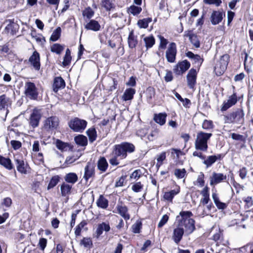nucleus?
Returning <instances> with one entry per match:
<instances>
[{
    "label": "nucleus",
    "mask_w": 253,
    "mask_h": 253,
    "mask_svg": "<svg viewBox=\"0 0 253 253\" xmlns=\"http://www.w3.org/2000/svg\"><path fill=\"white\" fill-rule=\"evenodd\" d=\"M222 158L221 154H217L216 155L209 156L204 160L203 164L206 166L207 168L211 167L217 160H221Z\"/></svg>",
    "instance_id": "6ab92c4d"
},
{
    "label": "nucleus",
    "mask_w": 253,
    "mask_h": 253,
    "mask_svg": "<svg viewBox=\"0 0 253 253\" xmlns=\"http://www.w3.org/2000/svg\"><path fill=\"white\" fill-rule=\"evenodd\" d=\"M127 42L130 48H135L137 44L136 37L134 35L133 32L131 31L129 34Z\"/></svg>",
    "instance_id": "c9c22d12"
},
{
    "label": "nucleus",
    "mask_w": 253,
    "mask_h": 253,
    "mask_svg": "<svg viewBox=\"0 0 253 253\" xmlns=\"http://www.w3.org/2000/svg\"><path fill=\"white\" fill-rule=\"evenodd\" d=\"M94 174V169L93 166L88 164L84 169V178L87 181L89 178L92 177Z\"/></svg>",
    "instance_id": "cd10ccee"
},
{
    "label": "nucleus",
    "mask_w": 253,
    "mask_h": 253,
    "mask_svg": "<svg viewBox=\"0 0 253 253\" xmlns=\"http://www.w3.org/2000/svg\"><path fill=\"white\" fill-rule=\"evenodd\" d=\"M227 179V176L221 173L213 172L209 177L210 184L211 186H214L218 183L224 181Z\"/></svg>",
    "instance_id": "6e6552de"
},
{
    "label": "nucleus",
    "mask_w": 253,
    "mask_h": 253,
    "mask_svg": "<svg viewBox=\"0 0 253 253\" xmlns=\"http://www.w3.org/2000/svg\"><path fill=\"white\" fill-rule=\"evenodd\" d=\"M72 186L67 183L63 182L60 186L61 195L63 197L68 196L71 193Z\"/></svg>",
    "instance_id": "bb28decb"
},
{
    "label": "nucleus",
    "mask_w": 253,
    "mask_h": 253,
    "mask_svg": "<svg viewBox=\"0 0 253 253\" xmlns=\"http://www.w3.org/2000/svg\"><path fill=\"white\" fill-rule=\"evenodd\" d=\"M117 212L119 213L126 220L130 218V215L128 213V210L127 207L123 204H118L116 208Z\"/></svg>",
    "instance_id": "ddd939ff"
},
{
    "label": "nucleus",
    "mask_w": 253,
    "mask_h": 253,
    "mask_svg": "<svg viewBox=\"0 0 253 253\" xmlns=\"http://www.w3.org/2000/svg\"><path fill=\"white\" fill-rule=\"evenodd\" d=\"M166 153L165 152H163L161 153V154L158 155L157 156V164L156 166L157 167H160L162 165L163 163V161L166 159Z\"/></svg>",
    "instance_id": "6e6d98bb"
},
{
    "label": "nucleus",
    "mask_w": 253,
    "mask_h": 253,
    "mask_svg": "<svg viewBox=\"0 0 253 253\" xmlns=\"http://www.w3.org/2000/svg\"><path fill=\"white\" fill-rule=\"evenodd\" d=\"M81 243L85 248H90L92 245V241L89 238H84L81 241Z\"/></svg>",
    "instance_id": "052dcab7"
},
{
    "label": "nucleus",
    "mask_w": 253,
    "mask_h": 253,
    "mask_svg": "<svg viewBox=\"0 0 253 253\" xmlns=\"http://www.w3.org/2000/svg\"><path fill=\"white\" fill-rule=\"evenodd\" d=\"M212 198L214 204L218 209L223 210L226 208V204L224 203L221 202L219 201L218 195L216 192L212 193Z\"/></svg>",
    "instance_id": "f704fd0d"
},
{
    "label": "nucleus",
    "mask_w": 253,
    "mask_h": 253,
    "mask_svg": "<svg viewBox=\"0 0 253 253\" xmlns=\"http://www.w3.org/2000/svg\"><path fill=\"white\" fill-rule=\"evenodd\" d=\"M15 161L17 170L21 173L27 174V168L26 166L25 165L24 161L21 159H15Z\"/></svg>",
    "instance_id": "393cba45"
},
{
    "label": "nucleus",
    "mask_w": 253,
    "mask_h": 253,
    "mask_svg": "<svg viewBox=\"0 0 253 253\" xmlns=\"http://www.w3.org/2000/svg\"><path fill=\"white\" fill-rule=\"evenodd\" d=\"M152 21L150 18H144L139 20L137 22V25L140 28H146L148 26V24Z\"/></svg>",
    "instance_id": "c03bdc74"
},
{
    "label": "nucleus",
    "mask_w": 253,
    "mask_h": 253,
    "mask_svg": "<svg viewBox=\"0 0 253 253\" xmlns=\"http://www.w3.org/2000/svg\"><path fill=\"white\" fill-rule=\"evenodd\" d=\"M237 101V96L235 93H234L229 97V99L226 101L223 102L221 110L222 111L227 110L228 108L235 105Z\"/></svg>",
    "instance_id": "f3484780"
},
{
    "label": "nucleus",
    "mask_w": 253,
    "mask_h": 253,
    "mask_svg": "<svg viewBox=\"0 0 253 253\" xmlns=\"http://www.w3.org/2000/svg\"><path fill=\"white\" fill-rule=\"evenodd\" d=\"M83 15L84 17H86L88 19H90L93 16L94 11L91 8L88 7L83 11Z\"/></svg>",
    "instance_id": "13d9d810"
},
{
    "label": "nucleus",
    "mask_w": 253,
    "mask_h": 253,
    "mask_svg": "<svg viewBox=\"0 0 253 253\" xmlns=\"http://www.w3.org/2000/svg\"><path fill=\"white\" fill-rule=\"evenodd\" d=\"M167 114L166 113H160L154 115L153 120L160 126H163L166 122Z\"/></svg>",
    "instance_id": "412c9836"
},
{
    "label": "nucleus",
    "mask_w": 253,
    "mask_h": 253,
    "mask_svg": "<svg viewBox=\"0 0 253 253\" xmlns=\"http://www.w3.org/2000/svg\"><path fill=\"white\" fill-rule=\"evenodd\" d=\"M60 177L58 175H55L51 178L47 189H49L55 187L59 181Z\"/></svg>",
    "instance_id": "de8ad7c7"
},
{
    "label": "nucleus",
    "mask_w": 253,
    "mask_h": 253,
    "mask_svg": "<svg viewBox=\"0 0 253 253\" xmlns=\"http://www.w3.org/2000/svg\"><path fill=\"white\" fill-rule=\"evenodd\" d=\"M40 60L39 53L37 51H35L30 57L29 61L33 66L35 70H39L40 69L41 66Z\"/></svg>",
    "instance_id": "dca6fc26"
},
{
    "label": "nucleus",
    "mask_w": 253,
    "mask_h": 253,
    "mask_svg": "<svg viewBox=\"0 0 253 253\" xmlns=\"http://www.w3.org/2000/svg\"><path fill=\"white\" fill-rule=\"evenodd\" d=\"M10 104L9 98L5 94L0 96V111L7 110L8 106Z\"/></svg>",
    "instance_id": "c756f323"
},
{
    "label": "nucleus",
    "mask_w": 253,
    "mask_h": 253,
    "mask_svg": "<svg viewBox=\"0 0 253 253\" xmlns=\"http://www.w3.org/2000/svg\"><path fill=\"white\" fill-rule=\"evenodd\" d=\"M110 230V226L109 224L106 222H102L98 224L95 233V237L98 238L103 233V231L106 232L109 231Z\"/></svg>",
    "instance_id": "a211bd4d"
},
{
    "label": "nucleus",
    "mask_w": 253,
    "mask_h": 253,
    "mask_svg": "<svg viewBox=\"0 0 253 253\" xmlns=\"http://www.w3.org/2000/svg\"><path fill=\"white\" fill-rule=\"evenodd\" d=\"M64 179L66 183L74 184L78 180V177L75 173L70 172L65 175Z\"/></svg>",
    "instance_id": "72a5a7b5"
},
{
    "label": "nucleus",
    "mask_w": 253,
    "mask_h": 253,
    "mask_svg": "<svg viewBox=\"0 0 253 253\" xmlns=\"http://www.w3.org/2000/svg\"><path fill=\"white\" fill-rule=\"evenodd\" d=\"M76 143L80 146H85L87 144V138L83 135H78L74 138Z\"/></svg>",
    "instance_id": "58836bf2"
},
{
    "label": "nucleus",
    "mask_w": 253,
    "mask_h": 253,
    "mask_svg": "<svg viewBox=\"0 0 253 253\" xmlns=\"http://www.w3.org/2000/svg\"><path fill=\"white\" fill-rule=\"evenodd\" d=\"M61 31V30L60 27H58L57 28H56L52 33L50 38V40L53 42L58 40V39L60 38Z\"/></svg>",
    "instance_id": "603ef678"
},
{
    "label": "nucleus",
    "mask_w": 253,
    "mask_h": 253,
    "mask_svg": "<svg viewBox=\"0 0 253 253\" xmlns=\"http://www.w3.org/2000/svg\"><path fill=\"white\" fill-rule=\"evenodd\" d=\"M158 38L159 40H160V43L159 47L162 49H165L166 47L167 44H168V41L167 40L164 38V37H163L161 35H159Z\"/></svg>",
    "instance_id": "0e129e2a"
},
{
    "label": "nucleus",
    "mask_w": 253,
    "mask_h": 253,
    "mask_svg": "<svg viewBox=\"0 0 253 253\" xmlns=\"http://www.w3.org/2000/svg\"><path fill=\"white\" fill-rule=\"evenodd\" d=\"M135 93V90L132 88H129L126 89L123 96L122 99L124 101H128L132 99L133 95Z\"/></svg>",
    "instance_id": "473e14b6"
},
{
    "label": "nucleus",
    "mask_w": 253,
    "mask_h": 253,
    "mask_svg": "<svg viewBox=\"0 0 253 253\" xmlns=\"http://www.w3.org/2000/svg\"><path fill=\"white\" fill-rule=\"evenodd\" d=\"M55 145L56 147L62 152L67 151L69 148L68 143L63 142L59 139L56 140Z\"/></svg>",
    "instance_id": "a19ab883"
},
{
    "label": "nucleus",
    "mask_w": 253,
    "mask_h": 253,
    "mask_svg": "<svg viewBox=\"0 0 253 253\" xmlns=\"http://www.w3.org/2000/svg\"><path fill=\"white\" fill-rule=\"evenodd\" d=\"M212 134L200 131L197 133L195 141V148L196 150L206 152L208 150V141L210 139Z\"/></svg>",
    "instance_id": "7ed1b4c3"
},
{
    "label": "nucleus",
    "mask_w": 253,
    "mask_h": 253,
    "mask_svg": "<svg viewBox=\"0 0 253 253\" xmlns=\"http://www.w3.org/2000/svg\"><path fill=\"white\" fill-rule=\"evenodd\" d=\"M184 232L183 228H180L176 225L172 236V239L176 244H178L181 241Z\"/></svg>",
    "instance_id": "2eb2a0df"
},
{
    "label": "nucleus",
    "mask_w": 253,
    "mask_h": 253,
    "mask_svg": "<svg viewBox=\"0 0 253 253\" xmlns=\"http://www.w3.org/2000/svg\"><path fill=\"white\" fill-rule=\"evenodd\" d=\"M192 213L189 211H182L176 218V224L184 228L186 235L191 234L195 229V221L191 218Z\"/></svg>",
    "instance_id": "f03ea898"
},
{
    "label": "nucleus",
    "mask_w": 253,
    "mask_h": 253,
    "mask_svg": "<svg viewBox=\"0 0 253 253\" xmlns=\"http://www.w3.org/2000/svg\"><path fill=\"white\" fill-rule=\"evenodd\" d=\"M176 52L175 43L174 42L170 43L166 52V56L168 62L170 63L175 62Z\"/></svg>",
    "instance_id": "1a4fd4ad"
},
{
    "label": "nucleus",
    "mask_w": 253,
    "mask_h": 253,
    "mask_svg": "<svg viewBox=\"0 0 253 253\" xmlns=\"http://www.w3.org/2000/svg\"><path fill=\"white\" fill-rule=\"evenodd\" d=\"M65 85V82L61 77H56L54 79L53 84L54 92H57L59 89L64 88Z\"/></svg>",
    "instance_id": "b1692460"
},
{
    "label": "nucleus",
    "mask_w": 253,
    "mask_h": 253,
    "mask_svg": "<svg viewBox=\"0 0 253 253\" xmlns=\"http://www.w3.org/2000/svg\"><path fill=\"white\" fill-rule=\"evenodd\" d=\"M41 117V110L40 109H35L33 110L30 119V124L33 128L38 126Z\"/></svg>",
    "instance_id": "9d476101"
},
{
    "label": "nucleus",
    "mask_w": 253,
    "mask_h": 253,
    "mask_svg": "<svg viewBox=\"0 0 253 253\" xmlns=\"http://www.w3.org/2000/svg\"><path fill=\"white\" fill-rule=\"evenodd\" d=\"M204 177L205 175L203 172H200L197 177V180L194 182V184L200 187L204 186L205 184Z\"/></svg>",
    "instance_id": "37998d69"
},
{
    "label": "nucleus",
    "mask_w": 253,
    "mask_h": 253,
    "mask_svg": "<svg viewBox=\"0 0 253 253\" xmlns=\"http://www.w3.org/2000/svg\"><path fill=\"white\" fill-rule=\"evenodd\" d=\"M235 123L243 125L244 123V112L242 109H238L234 112Z\"/></svg>",
    "instance_id": "5701e85b"
},
{
    "label": "nucleus",
    "mask_w": 253,
    "mask_h": 253,
    "mask_svg": "<svg viewBox=\"0 0 253 253\" xmlns=\"http://www.w3.org/2000/svg\"><path fill=\"white\" fill-rule=\"evenodd\" d=\"M143 188V185L141 184L140 182H138L133 185L131 187V189L135 192H140Z\"/></svg>",
    "instance_id": "e2e57ef3"
},
{
    "label": "nucleus",
    "mask_w": 253,
    "mask_h": 253,
    "mask_svg": "<svg viewBox=\"0 0 253 253\" xmlns=\"http://www.w3.org/2000/svg\"><path fill=\"white\" fill-rule=\"evenodd\" d=\"M108 167V164L104 157H101L97 163L98 169L102 172H104Z\"/></svg>",
    "instance_id": "e433bc0d"
},
{
    "label": "nucleus",
    "mask_w": 253,
    "mask_h": 253,
    "mask_svg": "<svg viewBox=\"0 0 253 253\" xmlns=\"http://www.w3.org/2000/svg\"><path fill=\"white\" fill-rule=\"evenodd\" d=\"M213 125L212 122L210 120H205L203 123L202 127L205 129H210L212 128Z\"/></svg>",
    "instance_id": "bf43d9fd"
},
{
    "label": "nucleus",
    "mask_w": 253,
    "mask_h": 253,
    "mask_svg": "<svg viewBox=\"0 0 253 253\" xmlns=\"http://www.w3.org/2000/svg\"><path fill=\"white\" fill-rule=\"evenodd\" d=\"M31 36L38 43L42 44L45 41L44 38L41 34H37L35 30H32L31 33Z\"/></svg>",
    "instance_id": "ea45409f"
},
{
    "label": "nucleus",
    "mask_w": 253,
    "mask_h": 253,
    "mask_svg": "<svg viewBox=\"0 0 253 253\" xmlns=\"http://www.w3.org/2000/svg\"><path fill=\"white\" fill-rule=\"evenodd\" d=\"M86 133L90 142H92L96 139V132L95 128H91L88 129L86 131Z\"/></svg>",
    "instance_id": "8fccbe9b"
},
{
    "label": "nucleus",
    "mask_w": 253,
    "mask_h": 253,
    "mask_svg": "<svg viewBox=\"0 0 253 253\" xmlns=\"http://www.w3.org/2000/svg\"><path fill=\"white\" fill-rule=\"evenodd\" d=\"M101 5L107 11H110L114 8L112 0H102Z\"/></svg>",
    "instance_id": "79ce46f5"
},
{
    "label": "nucleus",
    "mask_w": 253,
    "mask_h": 253,
    "mask_svg": "<svg viewBox=\"0 0 253 253\" xmlns=\"http://www.w3.org/2000/svg\"><path fill=\"white\" fill-rule=\"evenodd\" d=\"M7 25L4 29V32L7 34L13 35L16 34L19 29V25L15 22L14 20H8L6 21Z\"/></svg>",
    "instance_id": "9b49d317"
},
{
    "label": "nucleus",
    "mask_w": 253,
    "mask_h": 253,
    "mask_svg": "<svg viewBox=\"0 0 253 253\" xmlns=\"http://www.w3.org/2000/svg\"><path fill=\"white\" fill-rule=\"evenodd\" d=\"M205 3L208 4H214L216 6H219L222 3L221 0H203Z\"/></svg>",
    "instance_id": "338daca9"
},
{
    "label": "nucleus",
    "mask_w": 253,
    "mask_h": 253,
    "mask_svg": "<svg viewBox=\"0 0 253 253\" xmlns=\"http://www.w3.org/2000/svg\"><path fill=\"white\" fill-rule=\"evenodd\" d=\"M184 36L189 38L191 43L195 47H199L200 44L197 35L192 33L190 31H187L185 32Z\"/></svg>",
    "instance_id": "aec40b11"
},
{
    "label": "nucleus",
    "mask_w": 253,
    "mask_h": 253,
    "mask_svg": "<svg viewBox=\"0 0 253 253\" xmlns=\"http://www.w3.org/2000/svg\"><path fill=\"white\" fill-rule=\"evenodd\" d=\"M223 18L222 13L218 11H213L211 16V21L213 25L220 23Z\"/></svg>",
    "instance_id": "4be33fe9"
},
{
    "label": "nucleus",
    "mask_w": 253,
    "mask_h": 253,
    "mask_svg": "<svg viewBox=\"0 0 253 253\" xmlns=\"http://www.w3.org/2000/svg\"><path fill=\"white\" fill-rule=\"evenodd\" d=\"M190 64L187 60L178 62L175 66L173 70L177 75H181L185 72L190 67Z\"/></svg>",
    "instance_id": "f8f14e48"
},
{
    "label": "nucleus",
    "mask_w": 253,
    "mask_h": 253,
    "mask_svg": "<svg viewBox=\"0 0 253 253\" xmlns=\"http://www.w3.org/2000/svg\"><path fill=\"white\" fill-rule=\"evenodd\" d=\"M141 227V223L140 222L137 221L132 225L131 228L132 232L135 233H139Z\"/></svg>",
    "instance_id": "680f3d73"
},
{
    "label": "nucleus",
    "mask_w": 253,
    "mask_h": 253,
    "mask_svg": "<svg viewBox=\"0 0 253 253\" xmlns=\"http://www.w3.org/2000/svg\"><path fill=\"white\" fill-rule=\"evenodd\" d=\"M68 125L74 131L82 132L86 128L87 122L79 118H74L69 121Z\"/></svg>",
    "instance_id": "39448f33"
},
{
    "label": "nucleus",
    "mask_w": 253,
    "mask_h": 253,
    "mask_svg": "<svg viewBox=\"0 0 253 253\" xmlns=\"http://www.w3.org/2000/svg\"><path fill=\"white\" fill-rule=\"evenodd\" d=\"M135 149V147L133 144L127 142L115 145L112 152V157L109 160L110 164L112 166L118 165L120 160L125 159L127 153H133Z\"/></svg>",
    "instance_id": "f257e3e1"
},
{
    "label": "nucleus",
    "mask_w": 253,
    "mask_h": 253,
    "mask_svg": "<svg viewBox=\"0 0 253 253\" xmlns=\"http://www.w3.org/2000/svg\"><path fill=\"white\" fill-rule=\"evenodd\" d=\"M96 204L98 207L106 209L108 206V201L103 195H100L96 201Z\"/></svg>",
    "instance_id": "4c0bfd02"
},
{
    "label": "nucleus",
    "mask_w": 253,
    "mask_h": 253,
    "mask_svg": "<svg viewBox=\"0 0 253 253\" xmlns=\"http://www.w3.org/2000/svg\"><path fill=\"white\" fill-rule=\"evenodd\" d=\"M159 133V130L158 129H155L152 131L151 133L148 135V138L150 141H153L154 138H157L158 136Z\"/></svg>",
    "instance_id": "69168bd1"
},
{
    "label": "nucleus",
    "mask_w": 253,
    "mask_h": 253,
    "mask_svg": "<svg viewBox=\"0 0 253 253\" xmlns=\"http://www.w3.org/2000/svg\"><path fill=\"white\" fill-rule=\"evenodd\" d=\"M85 28L87 30L98 31L100 30V25L95 20H91L85 25Z\"/></svg>",
    "instance_id": "7c9ffc66"
},
{
    "label": "nucleus",
    "mask_w": 253,
    "mask_h": 253,
    "mask_svg": "<svg viewBox=\"0 0 253 253\" xmlns=\"http://www.w3.org/2000/svg\"><path fill=\"white\" fill-rule=\"evenodd\" d=\"M59 119L56 116L47 118L44 122V127L47 130H54L59 125Z\"/></svg>",
    "instance_id": "0eeeda50"
},
{
    "label": "nucleus",
    "mask_w": 253,
    "mask_h": 253,
    "mask_svg": "<svg viewBox=\"0 0 253 253\" xmlns=\"http://www.w3.org/2000/svg\"><path fill=\"white\" fill-rule=\"evenodd\" d=\"M63 46L58 43L53 44L50 48V50L52 52H55L57 54H60L63 50Z\"/></svg>",
    "instance_id": "09e8293b"
},
{
    "label": "nucleus",
    "mask_w": 253,
    "mask_h": 253,
    "mask_svg": "<svg viewBox=\"0 0 253 253\" xmlns=\"http://www.w3.org/2000/svg\"><path fill=\"white\" fill-rule=\"evenodd\" d=\"M141 175V170L140 169H136L131 173V174L130 176V178L131 179L137 180L140 177Z\"/></svg>",
    "instance_id": "774afa93"
},
{
    "label": "nucleus",
    "mask_w": 253,
    "mask_h": 253,
    "mask_svg": "<svg viewBox=\"0 0 253 253\" xmlns=\"http://www.w3.org/2000/svg\"><path fill=\"white\" fill-rule=\"evenodd\" d=\"M72 57L71 56V52L69 49H67L66 50V53L65 56L64 57V60L62 62L63 65L64 66H66L68 65L71 61Z\"/></svg>",
    "instance_id": "49530a36"
},
{
    "label": "nucleus",
    "mask_w": 253,
    "mask_h": 253,
    "mask_svg": "<svg viewBox=\"0 0 253 253\" xmlns=\"http://www.w3.org/2000/svg\"><path fill=\"white\" fill-rule=\"evenodd\" d=\"M229 60V56L226 54L221 56L217 61L214 67V71L217 75L220 76L223 74L227 69Z\"/></svg>",
    "instance_id": "20e7f679"
},
{
    "label": "nucleus",
    "mask_w": 253,
    "mask_h": 253,
    "mask_svg": "<svg viewBox=\"0 0 253 253\" xmlns=\"http://www.w3.org/2000/svg\"><path fill=\"white\" fill-rule=\"evenodd\" d=\"M0 165L8 170H11L13 168L11 161L8 158H5L0 155Z\"/></svg>",
    "instance_id": "c85d7f7f"
},
{
    "label": "nucleus",
    "mask_w": 253,
    "mask_h": 253,
    "mask_svg": "<svg viewBox=\"0 0 253 253\" xmlns=\"http://www.w3.org/2000/svg\"><path fill=\"white\" fill-rule=\"evenodd\" d=\"M24 93L27 97L31 99H36L38 97V89L34 83L28 82L24 86Z\"/></svg>",
    "instance_id": "423d86ee"
},
{
    "label": "nucleus",
    "mask_w": 253,
    "mask_h": 253,
    "mask_svg": "<svg viewBox=\"0 0 253 253\" xmlns=\"http://www.w3.org/2000/svg\"><path fill=\"white\" fill-rule=\"evenodd\" d=\"M87 224V222L85 220H83L81 222L78 226L76 227L75 234L76 236H80L81 235V231L83 229L85 225Z\"/></svg>",
    "instance_id": "3c124183"
},
{
    "label": "nucleus",
    "mask_w": 253,
    "mask_h": 253,
    "mask_svg": "<svg viewBox=\"0 0 253 253\" xmlns=\"http://www.w3.org/2000/svg\"><path fill=\"white\" fill-rule=\"evenodd\" d=\"M145 46L147 48L152 47L155 44V40L153 36H150L144 38Z\"/></svg>",
    "instance_id": "a18cd8bd"
},
{
    "label": "nucleus",
    "mask_w": 253,
    "mask_h": 253,
    "mask_svg": "<svg viewBox=\"0 0 253 253\" xmlns=\"http://www.w3.org/2000/svg\"><path fill=\"white\" fill-rule=\"evenodd\" d=\"M141 10V7L135 5H131L128 9V12L133 15H135L138 14Z\"/></svg>",
    "instance_id": "4d7b16f0"
},
{
    "label": "nucleus",
    "mask_w": 253,
    "mask_h": 253,
    "mask_svg": "<svg viewBox=\"0 0 253 253\" xmlns=\"http://www.w3.org/2000/svg\"><path fill=\"white\" fill-rule=\"evenodd\" d=\"M179 191V187H177L175 189L166 192L164 194V198L167 201L171 202L174 196L178 194Z\"/></svg>",
    "instance_id": "2f4dec72"
},
{
    "label": "nucleus",
    "mask_w": 253,
    "mask_h": 253,
    "mask_svg": "<svg viewBox=\"0 0 253 253\" xmlns=\"http://www.w3.org/2000/svg\"><path fill=\"white\" fill-rule=\"evenodd\" d=\"M197 72L195 69H191L187 75V84L188 86L193 88L196 83Z\"/></svg>",
    "instance_id": "4468645a"
},
{
    "label": "nucleus",
    "mask_w": 253,
    "mask_h": 253,
    "mask_svg": "<svg viewBox=\"0 0 253 253\" xmlns=\"http://www.w3.org/2000/svg\"><path fill=\"white\" fill-rule=\"evenodd\" d=\"M201 194L203 197L200 201L201 203L207 204L210 200L209 188L207 186H205L201 191Z\"/></svg>",
    "instance_id": "a878e982"
},
{
    "label": "nucleus",
    "mask_w": 253,
    "mask_h": 253,
    "mask_svg": "<svg viewBox=\"0 0 253 253\" xmlns=\"http://www.w3.org/2000/svg\"><path fill=\"white\" fill-rule=\"evenodd\" d=\"M224 123L226 124H232L235 123L234 112L224 116Z\"/></svg>",
    "instance_id": "864d4df0"
},
{
    "label": "nucleus",
    "mask_w": 253,
    "mask_h": 253,
    "mask_svg": "<svg viewBox=\"0 0 253 253\" xmlns=\"http://www.w3.org/2000/svg\"><path fill=\"white\" fill-rule=\"evenodd\" d=\"M186 171L185 169H176L174 171V175L178 179H181L186 175Z\"/></svg>",
    "instance_id": "5fc2aeb1"
}]
</instances>
